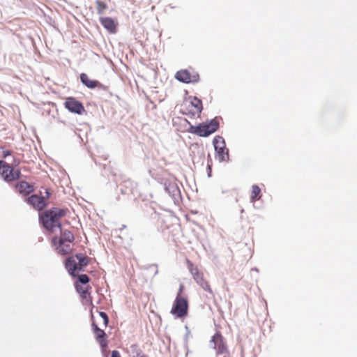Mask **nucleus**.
Segmentation results:
<instances>
[{
    "instance_id": "nucleus-1",
    "label": "nucleus",
    "mask_w": 357,
    "mask_h": 357,
    "mask_svg": "<svg viewBox=\"0 0 357 357\" xmlns=\"http://www.w3.org/2000/svg\"><path fill=\"white\" fill-rule=\"evenodd\" d=\"M68 212V208H60L56 207L45 211L43 213L40 217L44 227L50 231H52L55 227L61 229V224L60 219L66 216Z\"/></svg>"
},
{
    "instance_id": "nucleus-2",
    "label": "nucleus",
    "mask_w": 357,
    "mask_h": 357,
    "mask_svg": "<svg viewBox=\"0 0 357 357\" xmlns=\"http://www.w3.org/2000/svg\"><path fill=\"white\" fill-rule=\"evenodd\" d=\"M181 112L190 118L199 116L202 109V102L195 96H189L180 106Z\"/></svg>"
},
{
    "instance_id": "nucleus-3",
    "label": "nucleus",
    "mask_w": 357,
    "mask_h": 357,
    "mask_svg": "<svg viewBox=\"0 0 357 357\" xmlns=\"http://www.w3.org/2000/svg\"><path fill=\"white\" fill-rule=\"evenodd\" d=\"M219 128V123L217 119H212L210 122L201 123L198 126H190L188 132L199 137H207L215 132Z\"/></svg>"
},
{
    "instance_id": "nucleus-4",
    "label": "nucleus",
    "mask_w": 357,
    "mask_h": 357,
    "mask_svg": "<svg viewBox=\"0 0 357 357\" xmlns=\"http://www.w3.org/2000/svg\"><path fill=\"white\" fill-rule=\"evenodd\" d=\"M188 301L186 297L176 296L170 312L176 318H184L188 314Z\"/></svg>"
},
{
    "instance_id": "nucleus-5",
    "label": "nucleus",
    "mask_w": 357,
    "mask_h": 357,
    "mask_svg": "<svg viewBox=\"0 0 357 357\" xmlns=\"http://www.w3.org/2000/svg\"><path fill=\"white\" fill-rule=\"evenodd\" d=\"M187 264L188 268L196 282L205 291L210 294H213V291L209 283L205 280L203 273L199 271L198 267L194 266V264L188 259L187 260Z\"/></svg>"
},
{
    "instance_id": "nucleus-6",
    "label": "nucleus",
    "mask_w": 357,
    "mask_h": 357,
    "mask_svg": "<svg viewBox=\"0 0 357 357\" xmlns=\"http://www.w3.org/2000/svg\"><path fill=\"white\" fill-rule=\"evenodd\" d=\"M0 174L2 178L6 182L16 181L20 178L21 172L20 169H15L9 164L3 160H0Z\"/></svg>"
},
{
    "instance_id": "nucleus-7",
    "label": "nucleus",
    "mask_w": 357,
    "mask_h": 357,
    "mask_svg": "<svg viewBox=\"0 0 357 357\" xmlns=\"http://www.w3.org/2000/svg\"><path fill=\"white\" fill-rule=\"evenodd\" d=\"M213 144L216 151V157L220 162L229 160V151L226 148L225 142L222 137L216 136L213 139Z\"/></svg>"
},
{
    "instance_id": "nucleus-8",
    "label": "nucleus",
    "mask_w": 357,
    "mask_h": 357,
    "mask_svg": "<svg viewBox=\"0 0 357 357\" xmlns=\"http://www.w3.org/2000/svg\"><path fill=\"white\" fill-rule=\"evenodd\" d=\"M175 78L183 83H195L199 81V75L195 71H190L185 69L177 71L175 75Z\"/></svg>"
},
{
    "instance_id": "nucleus-9",
    "label": "nucleus",
    "mask_w": 357,
    "mask_h": 357,
    "mask_svg": "<svg viewBox=\"0 0 357 357\" xmlns=\"http://www.w3.org/2000/svg\"><path fill=\"white\" fill-rule=\"evenodd\" d=\"M53 246L56 252L62 255H66L72 252L73 243L59 240V237H54L52 240Z\"/></svg>"
},
{
    "instance_id": "nucleus-10",
    "label": "nucleus",
    "mask_w": 357,
    "mask_h": 357,
    "mask_svg": "<svg viewBox=\"0 0 357 357\" xmlns=\"http://www.w3.org/2000/svg\"><path fill=\"white\" fill-rule=\"evenodd\" d=\"M64 107L69 112L77 114H82L85 111L82 103L73 97L66 98Z\"/></svg>"
},
{
    "instance_id": "nucleus-11",
    "label": "nucleus",
    "mask_w": 357,
    "mask_h": 357,
    "mask_svg": "<svg viewBox=\"0 0 357 357\" xmlns=\"http://www.w3.org/2000/svg\"><path fill=\"white\" fill-rule=\"evenodd\" d=\"M211 342L214 343V349L218 355L227 354L228 349L225 342L224 337L220 332H217L211 339Z\"/></svg>"
},
{
    "instance_id": "nucleus-12",
    "label": "nucleus",
    "mask_w": 357,
    "mask_h": 357,
    "mask_svg": "<svg viewBox=\"0 0 357 357\" xmlns=\"http://www.w3.org/2000/svg\"><path fill=\"white\" fill-rule=\"evenodd\" d=\"M26 202L34 209L39 211L43 210L47 205L45 197L38 195H32L26 199Z\"/></svg>"
},
{
    "instance_id": "nucleus-13",
    "label": "nucleus",
    "mask_w": 357,
    "mask_h": 357,
    "mask_svg": "<svg viewBox=\"0 0 357 357\" xmlns=\"http://www.w3.org/2000/svg\"><path fill=\"white\" fill-rule=\"evenodd\" d=\"M92 328L96 339L100 344V346L102 349V351L105 352L108 347V341L106 338V333L103 330L99 328L94 322L92 323Z\"/></svg>"
},
{
    "instance_id": "nucleus-14",
    "label": "nucleus",
    "mask_w": 357,
    "mask_h": 357,
    "mask_svg": "<svg viewBox=\"0 0 357 357\" xmlns=\"http://www.w3.org/2000/svg\"><path fill=\"white\" fill-rule=\"evenodd\" d=\"M15 189L22 196H27L34 191V186L26 181H22L15 183Z\"/></svg>"
},
{
    "instance_id": "nucleus-15",
    "label": "nucleus",
    "mask_w": 357,
    "mask_h": 357,
    "mask_svg": "<svg viewBox=\"0 0 357 357\" xmlns=\"http://www.w3.org/2000/svg\"><path fill=\"white\" fill-rule=\"evenodd\" d=\"M100 22L110 33H115L117 31L118 23L109 17H100Z\"/></svg>"
},
{
    "instance_id": "nucleus-16",
    "label": "nucleus",
    "mask_w": 357,
    "mask_h": 357,
    "mask_svg": "<svg viewBox=\"0 0 357 357\" xmlns=\"http://www.w3.org/2000/svg\"><path fill=\"white\" fill-rule=\"evenodd\" d=\"M76 289L80 296L85 301L86 303H91V296L89 291L91 287L89 286H82L76 284Z\"/></svg>"
},
{
    "instance_id": "nucleus-17",
    "label": "nucleus",
    "mask_w": 357,
    "mask_h": 357,
    "mask_svg": "<svg viewBox=\"0 0 357 357\" xmlns=\"http://www.w3.org/2000/svg\"><path fill=\"white\" fill-rule=\"evenodd\" d=\"M80 80L83 84L90 89H94L100 85L98 81L91 79L86 73L80 74Z\"/></svg>"
},
{
    "instance_id": "nucleus-18",
    "label": "nucleus",
    "mask_w": 357,
    "mask_h": 357,
    "mask_svg": "<svg viewBox=\"0 0 357 357\" xmlns=\"http://www.w3.org/2000/svg\"><path fill=\"white\" fill-rule=\"evenodd\" d=\"M65 266L69 273L72 275H75V272L78 271L77 263L74 257H68L66 261Z\"/></svg>"
},
{
    "instance_id": "nucleus-19",
    "label": "nucleus",
    "mask_w": 357,
    "mask_h": 357,
    "mask_svg": "<svg viewBox=\"0 0 357 357\" xmlns=\"http://www.w3.org/2000/svg\"><path fill=\"white\" fill-rule=\"evenodd\" d=\"M75 257L78 260V271H83L84 268L90 262V258L84 254H77Z\"/></svg>"
},
{
    "instance_id": "nucleus-20",
    "label": "nucleus",
    "mask_w": 357,
    "mask_h": 357,
    "mask_svg": "<svg viewBox=\"0 0 357 357\" xmlns=\"http://www.w3.org/2000/svg\"><path fill=\"white\" fill-rule=\"evenodd\" d=\"M261 197V189L257 185H253L252 186V191L250 195V201L251 202H255L257 200H259Z\"/></svg>"
},
{
    "instance_id": "nucleus-21",
    "label": "nucleus",
    "mask_w": 357,
    "mask_h": 357,
    "mask_svg": "<svg viewBox=\"0 0 357 357\" xmlns=\"http://www.w3.org/2000/svg\"><path fill=\"white\" fill-rule=\"evenodd\" d=\"M59 240L68 241L73 243L75 237L71 231L68 230H64L61 231V236L59 238Z\"/></svg>"
},
{
    "instance_id": "nucleus-22",
    "label": "nucleus",
    "mask_w": 357,
    "mask_h": 357,
    "mask_svg": "<svg viewBox=\"0 0 357 357\" xmlns=\"http://www.w3.org/2000/svg\"><path fill=\"white\" fill-rule=\"evenodd\" d=\"M95 3L96 5L97 13L99 15L103 14L105 10H106L108 8L107 3L101 0H96Z\"/></svg>"
},
{
    "instance_id": "nucleus-23",
    "label": "nucleus",
    "mask_w": 357,
    "mask_h": 357,
    "mask_svg": "<svg viewBox=\"0 0 357 357\" xmlns=\"http://www.w3.org/2000/svg\"><path fill=\"white\" fill-rule=\"evenodd\" d=\"M79 282L83 284H86L89 282V278L86 274L79 275L78 277Z\"/></svg>"
},
{
    "instance_id": "nucleus-24",
    "label": "nucleus",
    "mask_w": 357,
    "mask_h": 357,
    "mask_svg": "<svg viewBox=\"0 0 357 357\" xmlns=\"http://www.w3.org/2000/svg\"><path fill=\"white\" fill-rule=\"evenodd\" d=\"M99 315L100 317L103 320V324L104 326L106 327L107 326V324H108V322H109V318H108V316L107 314L104 312H99Z\"/></svg>"
},
{
    "instance_id": "nucleus-25",
    "label": "nucleus",
    "mask_w": 357,
    "mask_h": 357,
    "mask_svg": "<svg viewBox=\"0 0 357 357\" xmlns=\"http://www.w3.org/2000/svg\"><path fill=\"white\" fill-rule=\"evenodd\" d=\"M184 289H185L184 285L183 284H181L179 286L178 290L176 296H179L180 297H185L184 296H183V292L184 291Z\"/></svg>"
},
{
    "instance_id": "nucleus-26",
    "label": "nucleus",
    "mask_w": 357,
    "mask_h": 357,
    "mask_svg": "<svg viewBox=\"0 0 357 357\" xmlns=\"http://www.w3.org/2000/svg\"><path fill=\"white\" fill-rule=\"evenodd\" d=\"M10 155H11V151L9 150L3 151V152H2V156L3 158H6L7 156Z\"/></svg>"
},
{
    "instance_id": "nucleus-27",
    "label": "nucleus",
    "mask_w": 357,
    "mask_h": 357,
    "mask_svg": "<svg viewBox=\"0 0 357 357\" xmlns=\"http://www.w3.org/2000/svg\"><path fill=\"white\" fill-rule=\"evenodd\" d=\"M111 357H121V355L119 352L116 350H114L112 352V356Z\"/></svg>"
},
{
    "instance_id": "nucleus-28",
    "label": "nucleus",
    "mask_w": 357,
    "mask_h": 357,
    "mask_svg": "<svg viewBox=\"0 0 357 357\" xmlns=\"http://www.w3.org/2000/svg\"><path fill=\"white\" fill-rule=\"evenodd\" d=\"M45 193H46V199H48V198H49V197H50V192H49V191L47 190H46V192H45Z\"/></svg>"
},
{
    "instance_id": "nucleus-29",
    "label": "nucleus",
    "mask_w": 357,
    "mask_h": 357,
    "mask_svg": "<svg viewBox=\"0 0 357 357\" xmlns=\"http://www.w3.org/2000/svg\"><path fill=\"white\" fill-rule=\"evenodd\" d=\"M208 169L210 171V172H211V166L208 165Z\"/></svg>"
}]
</instances>
